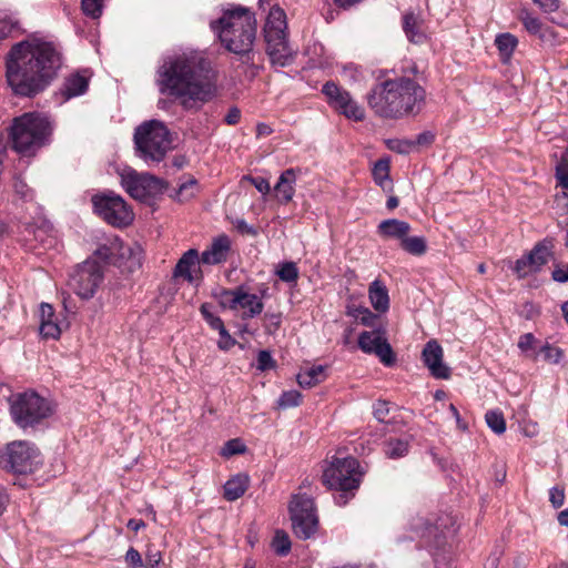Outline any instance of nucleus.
Returning <instances> with one entry per match:
<instances>
[{
    "mask_svg": "<svg viewBox=\"0 0 568 568\" xmlns=\"http://www.w3.org/2000/svg\"><path fill=\"white\" fill-rule=\"evenodd\" d=\"M62 64L58 44L37 34L16 43L6 62V75L14 93L33 97L43 91Z\"/></svg>",
    "mask_w": 568,
    "mask_h": 568,
    "instance_id": "nucleus-1",
    "label": "nucleus"
},
{
    "mask_svg": "<svg viewBox=\"0 0 568 568\" xmlns=\"http://www.w3.org/2000/svg\"><path fill=\"white\" fill-rule=\"evenodd\" d=\"M156 84L162 94L206 102L216 93V72L203 51L186 49L166 58L158 69Z\"/></svg>",
    "mask_w": 568,
    "mask_h": 568,
    "instance_id": "nucleus-2",
    "label": "nucleus"
},
{
    "mask_svg": "<svg viewBox=\"0 0 568 568\" xmlns=\"http://www.w3.org/2000/svg\"><path fill=\"white\" fill-rule=\"evenodd\" d=\"M425 101V90L409 78L386 80L368 95V104L383 118L398 119L418 113Z\"/></svg>",
    "mask_w": 568,
    "mask_h": 568,
    "instance_id": "nucleus-3",
    "label": "nucleus"
},
{
    "mask_svg": "<svg viewBox=\"0 0 568 568\" xmlns=\"http://www.w3.org/2000/svg\"><path fill=\"white\" fill-rule=\"evenodd\" d=\"M210 27L227 51L239 55L252 51L257 23L255 13L248 8L232 6L223 11L221 18L211 21Z\"/></svg>",
    "mask_w": 568,
    "mask_h": 568,
    "instance_id": "nucleus-4",
    "label": "nucleus"
},
{
    "mask_svg": "<svg viewBox=\"0 0 568 568\" xmlns=\"http://www.w3.org/2000/svg\"><path fill=\"white\" fill-rule=\"evenodd\" d=\"M359 464L354 457L334 458L332 464L323 473V484L331 490H337L335 501L339 506L348 503L354 496L353 491L359 486L361 474L357 471Z\"/></svg>",
    "mask_w": 568,
    "mask_h": 568,
    "instance_id": "nucleus-5",
    "label": "nucleus"
},
{
    "mask_svg": "<svg viewBox=\"0 0 568 568\" xmlns=\"http://www.w3.org/2000/svg\"><path fill=\"white\" fill-rule=\"evenodd\" d=\"M263 31L266 52L272 62L281 67L288 64L293 58V52L287 39L286 14L282 8L278 6L271 8Z\"/></svg>",
    "mask_w": 568,
    "mask_h": 568,
    "instance_id": "nucleus-6",
    "label": "nucleus"
},
{
    "mask_svg": "<svg viewBox=\"0 0 568 568\" xmlns=\"http://www.w3.org/2000/svg\"><path fill=\"white\" fill-rule=\"evenodd\" d=\"M9 403L13 422L23 429L40 424L53 413L50 403L33 390L17 393Z\"/></svg>",
    "mask_w": 568,
    "mask_h": 568,
    "instance_id": "nucleus-7",
    "label": "nucleus"
},
{
    "mask_svg": "<svg viewBox=\"0 0 568 568\" xmlns=\"http://www.w3.org/2000/svg\"><path fill=\"white\" fill-rule=\"evenodd\" d=\"M120 183L125 192L143 203H150L161 196L169 187V183L150 173H140L126 166L119 171Z\"/></svg>",
    "mask_w": 568,
    "mask_h": 568,
    "instance_id": "nucleus-8",
    "label": "nucleus"
},
{
    "mask_svg": "<svg viewBox=\"0 0 568 568\" xmlns=\"http://www.w3.org/2000/svg\"><path fill=\"white\" fill-rule=\"evenodd\" d=\"M42 463L39 449L27 440H14L7 444L0 455V466L14 474H29L34 471Z\"/></svg>",
    "mask_w": 568,
    "mask_h": 568,
    "instance_id": "nucleus-9",
    "label": "nucleus"
},
{
    "mask_svg": "<svg viewBox=\"0 0 568 568\" xmlns=\"http://www.w3.org/2000/svg\"><path fill=\"white\" fill-rule=\"evenodd\" d=\"M52 124L45 115L24 113L13 119L9 128L12 142H44L52 133Z\"/></svg>",
    "mask_w": 568,
    "mask_h": 568,
    "instance_id": "nucleus-10",
    "label": "nucleus"
},
{
    "mask_svg": "<svg viewBox=\"0 0 568 568\" xmlns=\"http://www.w3.org/2000/svg\"><path fill=\"white\" fill-rule=\"evenodd\" d=\"M94 212L108 224L115 227L130 225L134 213L124 199L114 192L97 194L92 197Z\"/></svg>",
    "mask_w": 568,
    "mask_h": 568,
    "instance_id": "nucleus-11",
    "label": "nucleus"
},
{
    "mask_svg": "<svg viewBox=\"0 0 568 568\" xmlns=\"http://www.w3.org/2000/svg\"><path fill=\"white\" fill-rule=\"evenodd\" d=\"M288 509L295 536L303 540L311 538L318 527L314 500L305 494L295 495Z\"/></svg>",
    "mask_w": 568,
    "mask_h": 568,
    "instance_id": "nucleus-12",
    "label": "nucleus"
},
{
    "mask_svg": "<svg viewBox=\"0 0 568 568\" xmlns=\"http://www.w3.org/2000/svg\"><path fill=\"white\" fill-rule=\"evenodd\" d=\"M103 277V270L100 262L89 258L74 270L70 277L69 285L79 297L89 300L95 294Z\"/></svg>",
    "mask_w": 568,
    "mask_h": 568,
    "instance_id": "nucleus-13",
    "label": "nucleus"
},
{
    "mask_svg": "<svg viewBox=\"0 0 568 568\" xmlns=\"http://www.w3.org/2000/svg\"><path fill=\"white\" fill-rule=\"evenodd\" d=\"M328 105L338 114L348 120L362 121L365 118V110L351 93L333 81L326 82L322 88Z\"/></svg>",
    "mask_w": 568,
    "mask_h": 568,
    "instance_id": "nucleus-14",
    "label": "nucleus"
},
{
    "mask_svg": "<svg viewBox=\"0 0 568 568\" xmlns=\"http://www.w3.org/2000/svg\"><path fill=\"white\" fill-rule=\"evenodd\" d=\"M358 347L366 354H375L386 366H392L396 361L392 346L381 331L362 332L358 336Z\"/></svg>",
    "mask_w": 568,
    "mask_h": 568,
    "instance_id": "nucleus-15",
    "label": "nucleus"
},
{
    "mask_svg": "<svg viewBox=\"0 0 568 568\" xmlns=\"http://www.w3.org/2000/svg\"><path fill=\"white\" fill-rule=\"evenodd\" d=\"M422 357L432 376L439 379L449 378L450 368L443 363V348L437 341L432 339L426 343Z\"/></svg>",
    "mask_w": 568,
    "mask_h": 568,
    "instance_id": "nucleus-16",
    "label": "nucleus"
},
{
    "mask_svg": "<svg viewBox=\"0 0 568 568\" xmlns=\"http://www.w3.org/2000/svg\"><path fill=\"white\" fill-rule=\"evenodd\" d=\"M170 131L159 120H149L140 124L133 135V142H170Z\"/></svg>",
    "mask_w": 568,
    "mask_h": 568,
    "instance_id": "nucleus-17",
    "label": "nucleus"
},
{
    "mask_svg": "<svg viewBox=\"0 0 568 568\" xmlns=\"http://www.w3.org/2000/svg\"><path fill=\"white\" fill-rule=\"evenodd\" d=\"M231 250V241L226 235L214 239L211 245L202 252L200 260L202 264L216 265L224 263Z\"/></svg>",
    "mask_w": 568,
    "mask_h": 568,
    "instance_id": "nucleus-18",
    "label": "nucleus"
},
{
    "mask_svg": "<svg viewBox=\"0 0 568 568\" xmlns=\"http://www.w3.org/2000/svg\"><path fill=\"white\" fill-rule=\"evenodd\" d=\"M201 263L200 254L197 250L190 248L178 261L174 270V278H183L189 283H193L195 280L194 272H201L199 264Z\"/></svg>",
    "mask_w": 568,
    "mask_h": 568,
    "instance_id": "nucleus-19",
    "label": "nucleus"
},
{
    "mask_svg": "<svg viewBox=\"0 0 568 568\" xmlns=\"http://www.w3.org/2000/svg\"><path fill=\"white\" fill-rule=\"evenodd\" d=\"M409 232V223L397 219L384 220L377 226V234L385 240L394 239L402 242Z\"/></svg>",
    "mask_w": 568,
    "mask_h": 568,
    "instance_id": "nucleus-20",
    "label": "nucleus"
},
{
    "mask_svg": "<svg viewBox=\"0 0 568 568\" xmlns=\"http://www.w3.org/2000/svg\"><path fill=\"white\" fill-rule=\"evenodd\" d=\"M297 172H300V170L287 169L283 171L282 174L280 175L274 190L278 200L282 203H288L290 201H292L295 193L294 185L296 182Z\"/></svg>",
    "mask_w": 568,
    "mask_h": 568,
    "instance_id": "nucleus-21",
    "label": "nucleus"
},
{
    "mask_svg": "<svg viewBox=\"0 0 568 568\" xmlns=\"http://www.w3.org/2000/svg\"><path fill=\"white\" fill-rule=\"evenodd\" d=\"M41 323H40V334L43 338H52L58 339L61 335V328L59 325L52 320L54 316L53 307L50 304L42 303L41 304Z\"/></svg>",
    "mask_w": 568,
    "mask_h": 568,
    "instance_id": "nucleus-22",
    "label": "nucleus"
},
{
    "mask_svg": "<svg viewBox=\"0 0 568 568\" xmlns=\"http://www.w3.org/2000/svg\"><path fill=\"white\" fill-rule=\"evenodd\" d=\"M171 150L163 144H135L134 154L150 165L161 162Z\"/></svg>",
    "mask_w": 568,
    "mask_h": 568,
    "instance_id": "nucleus-23",
    "label": "nucleus"
},
{
    "mask_svg": "<svg viewBox=\"0 0 568 568\" xmlns=\"http://www.w3.org/2000/svg\"><path fill=\"white\" fill-rule=\"evenodd\" d=\"M423 21L414 12H407L403 17V30L407 39L413 43H422L426 36L422 29Z\"/></svg>",
    "mask_w": 568,
    "mask_h": 568,
    "instance_id": "nucleus-24",
    "label": "nucleus"
},
{
    "mask_svg": "<svg viewBox=\"0 0 568 568\" xmlns=\"http://www.w3.org/2000/svg\"><path fill=\"white\" fill-rule=\"evenodd\" d=\"M90 74L88 71L78 72L70 75L63 85V94L67 99L81 95L87 92Z\"/></svg>",
    "mask_w": 568,
    "mask_h": 568,
    "instance_id": "nucleus-25",
    "label": "nucleus"
},
{
    "mask_svg": "<svg viewBox=\"0 0 568 568\" xmlns=\"http://www.w3.org/2000/svg\"><path fill=\"white\" fill-rule=\"evenodd\" d=\"M250 478L245 474H237L224 485V498L234 501L242 497L248 488Z\"/></svg>",
    "mask_w": 568,
    "mask_h": 568,
    "instance_id": "nucleus-26",
    "label": "nucleus"
},
{
    "mask_svg": "<svg viewBox=\"0 0 568 568\" xmlns=\"http://www.w3.org/2000/svg\"><path fill=\"white\" fill-rule=\"evenodd\" d=\"M368 295L373 307L377 312H386L389 307V297L386 286L378 280L371 283Z\"/></svg>",
    "mask_w": 568,
    "mask_h": 568,
    "instance_id": "nucleus-27",
    "label": "nucleus"
},
{
    "mask_svg": "<svg viewBox=\"0 0 568 568\" xmlns=\"http://www.w3.org/2000/svg\"><path fill=\"white\" fill-rule=\"evenodd\" d=\"M325 367L313 366L297 375V383L303 388H312L325 379Z\"/></svg>",
    "mask_w": 568,
    "mask_h": 568,
    "instance_id": "nucleus-28",
    "label": "nucleus"
},
{
    "mask_svg": "<svg viewBox=\"0 0 568 568\" xmlns=\"http://www.w3.org/2000/svg\"><path fill=\"white\" fill-rule=\"evenodd\" d=\"M495 44L503 62H508L518 45V40L514 34L506 32L496 37Z\"/></svg>",
    "mask_w": 568,
    "mask_h": 568,
    "instance_id": "nucleus-29",
    "label": "nucleus"
},
{
    "mask_svg": "<svg viewBox=\"0 0 568 568\" xmlns=\"http://www.w3.org/2000/svg\"><path fill=\"white\" fill-rule=\"evenodd\" d=\"M240 307L245 310L244 315H243L244 318H252L262 313L264 304L257 295L246 293L242 288V297H241Z\"/></svg>",
    "mask_w": 568,
    "mask_h": 568,
    "instance_id": "nucleus-30",
    "label": "nucleus"
},
{
    "mask_svg": "<svg viewBox=\"0 0 568 568\" xmlns=\"http://www.w3.org/2000/svg\"><path fill=\"white\" fill-rule=\"evenodd\" d=\"M519 20L530 34L537 36L540 39H545L547 37V28L537 17H534L527 10H523L520 12Z\"/></svg>",
    "mask_w": 568,
    "mask_h": 568,
    "instance_id": "nucleus-31",
    "label": "nucleus"
},
{
    "mask_svg": "<svg viewBox=\"0 0 568 568\" xmlns=\"http://www.w3.org/2000/svg\"><path fill=\"white\" fill-rule=\"evenodd\" d=\"M550 248L551 245H547L545 242L538 243L534 246V248L528 253L530 263H532V270H537V272H539L541 267L548 263V260L551 256Z\"/></svg>",
    "mask_w": 568,
    "mask_h": 568,
    "instance_id": "nucleus-32",
    "label": "nucleus"
},
{
    "mask_svg": "<svg viewBox=\"0 0 568 568\" xmlns=\"http://www.w3.org/2000/svg\"><path fill=\"white\" fill-rule=\"evenodd\" d=\"M373 176L375 182L383 189L390 186L388 159L384 158L375 162L373 168Z\"/></svg>",
    "mask_w": 568,
    "mask_h": 568,
    "instance_id": "nucleus-33",
    "label": "nucleus"
},
{
    "mask_svg": "<svg viewBox=\"0 0 568 568\" xmlns=\"http://www.w3.org/2000/svg\"><path fill=\"white\" fill-rule=\"evenodd\" d=\"M400 247L407 253L416 256L425 254L427 250L426 240L423 236H408L400 242Z\"/></svg>",
    "mask_w": 568,
    "mask_h": 568,
    "instance_id": "nucleus-34",
    "label": "nucleus"
},
{
    "mask_svg": "<svg viewBox=\"0 0 568 568\" xmlns=\"http://www.w3.org/2000/svg\"><path fill=\"white\" fill-rule=\"evenodd\" d=\"M408 443L404 439H389L384 445V453L389 458H399L407 454Z\"/></svg>",
    "mask_w": 568,
    "mask_h": 568,
    "instance_id": "nucleus-35",
    "label": "nucleus"
},
{
    "mask_svg": "<svg viewBox=\"0 0 568 568\" xmlns=\"http://www.w3.org/2000/svg\"><path fill=\"white\" fill-rule=\"evenodd\" d=\"M536 344L537 339L534 334L526 333L519 337L517 346L523 353L526 354L527 357L531 358L532 361H537L538 353L535 352Z\"/></svg>",
    "mask_w": 568,
    "mask_h": 568,
    "instance_id": "nucleus-36",
    "label": "nucleus"
},
{
    "mask_svg": "<svg viewBox=\"0 0 568 568\" xmlns=\"http://www.w3.org/2000/svg\"><path fill=\"white\" fill-rule=\"evenodd\" d=\"M486 423L488 427L495 432L496 434L500 435L504 434L506 430V420L504 418V415L501 412L498 410H489L485 415Z\"/></svg>",
    "mask_w": 568,
    "mask_h": 568,
    "instance_id": "nucleus-37",
    "label": "nucleus"
},
{
    "mask_svg": "<svg viewBox=\"0 0 568 568\" xmlns=\"http://www.w3.org/2000/svg\"><path fill=\"white\" fill-rule=\"evenodd\" d=\"M291 545L288 535L284 530H276L272 540V547L275 554L278 556L287 555L291 550Z\"/></svg>",
    "mask_w": 568,
    "mask_h": 568,
    "instance_id": "nucleus-38",
    "label": "nucleus"
},
{
    "mask_svg": "<svg viewBox=\"0 0 568 568\" xmlns=\"http://www.w3.org/2000/svg\"><path fill=\"white\" fill-rule=\"evenodd\" d=\"M276 275L283 282L295 283L298 278V268L294 262H284L276 270Z\"/></svg>",
    "mask_w": 568,
    "mask_h": 568,
    "instance_id": "nucleus-39",
    "label": "nucleus"
},
{
    "mask_svg": "<svg viewBox=\"0 0 568 568\" xmlns=\"http://www.w3.org/2000/svg\"><path fill=\"white\" fill-rule=\"evenodd\" d=\"M242 297V287H236L234 290H224L221 293L220 303L223 307H229L231 310H235L240 306Z\"/></svg>",
    "mask_w": 568,
    "mask_h": 568,
    "instance_id": "nucleus-40",
    "label": "nucleus"
},
{
    "mask_svg": "<svg viewBox=\"0 0 568 568\" xmlns=\"http://www.w3.org/2000/svg\"><path fill=\"white\" fill-rule=\"evenodd\" d=\"M196 180L190 179L186 182H183L178 190L174 191V194H171V197L178 200L180 202L186 201L195 195V186Z\"/></svg>",
    "mask_w": 568,
    "mask_h": 568,
    "instance_id": "nucleus-41",
    "label": "nucleus"
},
{
    "mask_svg": "<svg viewBox=\"0 0 568 568\" xmlns=\"http://www.w3.org/2000/svg\"><path fill=\"white\" fill-rule=\"evenodd\" d=\"M539 353L542 354L544 359L551 364H558L564 357V351L557 346H554L549 343L542 345L539 349Z\"/></svg>",
    "mask_w": 568,
    "mask_h": 568,
    "instance_id": "nucleus-42",
    "label": "nucleus"
},
{
    "mask_svg": "<svg viewBox=\"0 0 568 568\" xmlns=\"http://www.w3.org/2000/svg\"><path fill=\"white\" fill-rule=\"evenodd\" d=\"M513 271L515 272L518 278H524L527 275L537 272V270H532V263H530L528 254L524 255L523 257L518 258L515 262Z\"/></svg>",
    "mask_w": 568,
    "mask_h": 568,
    "instance_id": "nucleus-43",
    "label": "nucleus"
},
{
    "mask_svg": "<svg viewBox=\"0 0 568 568\" xmlns=\"http://www.w3.org/2000/svg\"><path fill=\"white\" fill-rule=\"evenodd\" d=\"M301 398H302V395L300 392L287 390V392H284L280 396L277 404L281 408L286 409V408L298 406Z\"/></svg>",
    "mask_w": 568,
    "mask_h": 568,
    "instance_id": "nucleus-44",
    "label": "nucleus"
},
{
    "mask_svg": "<svg viewBox=\"0 0 568 568\" xmlns=\"http://www.w3.org/2000/svg\"><path fill=\"white\" fill-rule=\"evenodd\" d=\"M246 450L245 444L240 438L230 439L222 448V456L231 457L233 455L243 454Z\"/></svg>",
    "mask_w": 568,
    "mask_h": 568,
    "instance_id": "nucleus-45",
    "label": "nucleus"
},
{
    "mask_svg": "<svg viewBox=\"0 0 568 568\" xmlns=\"http://www.w3.org/2000/svg\"><path fill=\"white\" fill-rule=\"evenodd\" d=\"M81 7L84 14L98 19L102 13L103 0H82Z\"/></svg>",
    "mask_w": 568,
    "mask_h": 568,
    "instance_id": "nucleus-46",
    "label": "nucleus"
},
{
    "mask_svg": "<svg viewBox=\"0 0 568 568\" xmlns=\"http://www.w3.org/2000/svg\"><path fill=\"white\" fill-rule=\"evenodd\" d=\"M276 366V362L273 359L268 351H260L256 358V368L261 372L272 369Z\"/></svg>",
    "mask_w": 568,
    "mask_h": 568,
    "instance_id": "nucleus-47",
    "label": "nucleus"
},
{
    "mask_svg": "<svg viewBox=\"0 0 568 568\" xmlns=\"http://www.w3.org/2000/svg\"><path fill=\"white\" fill-rule=\"evenodd\" d=\"M556 178L559 184L568 190V158L562 155L560 162L556 165Z\"/></svg>",
    "mask_w": 568,
    "mask_h": 568,
    "instance_id": "nucleus-48",
    "label": "nucleus"
},
{
    "mask_svg": "<svg viewBox=\"0 0 568 568\" xmlns=\"http://www.w3.org/2000/svg\"><path fill=\"white\" fill-rule=\"evenodd\" d=\"M125 561L131 568H146L140 552L133 547L129 548L126 551Z\"/></svg>",
    "mask_w": 568,
    "mask_h": 568,
    "instance_id": "nucleus-49",
    "label": "nucleus"
},
{
    "mask_svg": "<svg viewBox=\"0 0 568 568\" xmlns=\"http://www.w3.org/2000/svg\"><path fill=\"white\" fill-rule=\"evenodd\" d=\"M217 331L220 334L217 345L221 349L229 351L231 347L235 345L236 341L229 334L224 325L220 327Z\"/></svg>",
    "mask_w": 568,
    "mask_h": 568,
    "instance_id": "nucleus-50",
    "label": "nucleus"
},
{
    "mask_svg": "<svg viewBox=\"0 0 568 568\" xmlns=\"http://www.w3.org/2000/svg\"><path fill=\"white\" fill-rule=\"evenodd\" d=\"M390 412L389 403L385 400H378L374 405V416L378 422H386Z\"/></svg>",
    "mask_w": 568,
    "mask_h": 568,
    "instance_id": "nucleus-51",
    "label": "nucleus"
},
{
    "mask_svg": "<svg viewBox=\"0 0 568 568\" xmlns=\"http://www.w3.org/2000/svg\"><path fill=\"white\" fill-rule=\"evenodd\" d=\"M201 313L213 329L217 331L220 327L224 325L223 321L219 316H215L209 311L207 304H203L201 306Z\"/></svg>",
    "mask_w": 568,
    "mask_h": 568,
    "instance_id": "nucleus-52",
    "label": "nucleus"
},
{
    "mask_svg": "<svg viewBox=\"0 0 568 568\" xmlns=\"http://www.w3.org/2000/svg\"><path fill=\"white\" fill-rule=\"evenodd\" d=\"M162 555L159 550H153L151 547L148 548L145 554V566L146 568H160Z\"/></svg>",
    "mask_w": 568,
    "mask_h": 568,
    "instance_id": "nucleus-53",
    "label": "nucleus"
},
{
    "mask_svg": "<svg viewBox=\"0 0 568 568\" xmlns=\"http://www.w3.org/2000/svg\"><path fill=\"white\" fill-rule=\"evenodd\" d=\"M549 500L555 508L561 507L565 501L564 488H560L558 486L552 487L549 491Z\"/></svg>",
    "mask_w": 568,
    "mask_h": 568,
    "instance_id": "nucleus-54",
    "label": "nucleus"
},
{
    "mask_svg": "<svg viewBox=\"0 0 568 568\" xmlns=\"http://www.w3.org/2000/svg\"><path fill=\"white\" fill-rule=\"evenodd\" d=\"M16 23L7 18L4 14H0V41L6 39L14 28Z\"/></svg>",
    "mask_w": 568,
    "mask_h": 568,
    "instance_id": "nucleus-55",
    "label": "nucleus"
},
{
    "mask_svg": "<svg viewBox=\"0 0 568 568\" xmlns=\"http://www.w3.org/2000/svg\"><path fill=\"white\" fill-rule=\"evenodd\" d=\"M542 11L554 12L559 8V0H532Z\"/></svg>",
    "mask_w": 568,
    "mask_h": 568,
    "instance_id": "nucleus-56",
    "label": "nucleus"
},
{
    "mask_svg": "<svg viewBox=\"0 0 568 568\" xmlns=\"http://www.w3.org/2000/svg\"><path fill=\"white\" fill-rule=\"evenodd\" d=\"M113 255V252L111 247L106 245H101L98 247L94 252V256H97L100 261L108 263L111 260V256Z\"/></svg>",
    "mask_w": 568,
    "mask_h": 568,
    "instance_id": "nucleus-57",
    "label": "nucleus"
},
{
    "mask_svg": "<svg viewBox=\"0 0 568 568\" xmlns=\"http://www.w3.org/2000/svg\"><path fill=\"white\" fill-rule=\"evenodd\" d=\"M250 181L262 194H267L271 190L268 181L265 180L264 178H250Z\"/></svg>",
    "mask_w": 568,
    "mask_h": 568,
    "instance_id": "nucleus-58",
    "label": "nucleus"
},
{
    "mask_svg": "<svg viewBox=\"0 0 568 568\" xmlns=\"http://www.w3.org/2000/svg\"><path fill=\"white\" fill-rule=\"evenodd\" d=\"M274 130L265 123L256 125V139H267L273 134Z\"/></svg>",
    "mask_w": 568,
    "mask_h": 568,
    "instance_id": "nucleus-59",
    "label": "nucleus"
},
{
    "mask_svg": "<svg viewBox=\"0 0 568 568\" xmlns=\"http://www.w3.org/2000/svg\"><path fill=\"white\" fill-rule=\"evenodd\" d=\"M390 150L399 154H409L418 144H388Z\"/></svg>",
    "mask_w": 568,
    "mask_h": 568,
    "instance_id": "nucleus-60",
    "label": "nucleus"
},
{
    "mask_svg": "<svg viewBox=\"0 0 568 568\" xmlns=\"http://www.w3.org/2000/svg\"><path fill=\"white\" fill-rule=\"evenodd\" d=\"M449 410L452 412V415L454 416V418L456 419V423H457V427L460 429V430H467L468 428V425L466 422H464L462 418H460V415H459V412L458 409L456 408V406L454 404H449Z\"/></svg>",
    "mask_w": 568,
    "mask_h": 568,
    "instance_id": "nucleus-61",
    "label": "nucleus"
},
{
    "mask_svg": "<svg viewBox=\"0 0 568 568\" xmlns=\"http://www.w3.org/2000/svg\"><path fill=\"white\" fill-rule=\"evenodd\" d=\"M241 118V111L237 108H232L229 110L227 114L225 115V122L227 124H236L240 121Z\"/></svg>",
    "mask_w": 568,
    "mask_h": 568,
    "instance_id": "nucleus-62",
    "label": "nucleus"
},
{
    "mask_svg": "<svg viewBox=\"0 0 568 568\" xmlns=\"http://www.w3.org/2000/svg\"><path fill=\"white\" fill-rule=\"evenodd\" d=\"M361 313L363 314V316L361 317V323L366 325V326H373L374 325V321L376 320V315L373 314L367 308H364L363 311H361Z\"/></svg>",
    "mask_w": 568,
    "mask_h": 568,
    "instance_id": "nucleus-63",
    "label": "nucleus"
},
{
    "mask_svg": "<svg viewBox=\"0 0 568 568\" xmlns=\"http://www.w3.org/2000/svg\"><path fill=\"white\" fill-rule=\"evenodd\" d=\"M551 276H552V280L556 282L566 283V282H568V268L567 270L556 268L552 271Z\"/></svg>",
    "mask_w": 568,
    "mask_h": 568,
    "instance_id": "nucleus-64",
    "label": "nucleus"
}]
</instances>
